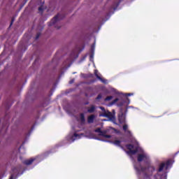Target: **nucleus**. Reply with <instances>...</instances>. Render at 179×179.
<instances>
[{
	"instance_id": "nucleus-26",
	"label": "nucleus",
	"mask_w": 179,
	"mask_h": 179,
	"mask_svg": "<svg viewBox=\"0 0 179 179\" xmlns=\"http://www.w3.org/2000/svg\"><path fill=\"white\" fill-rule=\"evenodd\" d=\"M73 74L76 73V72L73 73Z\"/></svg>"
},
{
	"instance_id": "nucleus-14",
	"label": "nucleus",
	"mask_w": 179,
	"mask_h": 179,
	"mask_svg": "<svg viewBox=\"0 0 179 179\" xmlns=\"http://www.w3.org/2000/svg\"><path fill=\"white\" fill-rule=\"evenodd\" d=\"M107 142H110V143H113L115 146H120L121 145V142H122V141L116 140L115 141H107Z\"/></svg>"
},
{
	"instance_id": "nucleus-20",
	"label": "nucleus",
	"mask_w": 179,
	"mask_h": 179,
	"mask_svg": "<svg viewBox=\"0 0 179 179\" xmlns=\"http://www.w3.org/2000/svg\"><path fill=\"white\" fill-rule=\"evenodd\" d=\"M126 96H134V93L126 94Z\"/></svg>"
},
{
	"instance_id": "nucleus-28",
	"label": "nucleus",
	"mask_w": 179,
	"mask_h": 179,
	"mask_svg": "<svg viewBox=\"0 0 179 179\" xmlns=\"http://www.w3.org/2000/svg\"><path fill=\"white\" fill-rule=\"evenodd\" d=\"M86 104H89V103H86Z\"/></svg>"
},
{
	"instance_id": "nucleus-6",
	"label": "nucleus",
	"mask_w": 179,
	"mask_h": 179,
	"mask_svg": "<svg viewBox=\"0 0 179 179\" xmlns=\"http://www.w3.org/2000/svg\"><path fill=\"white\" fill-rule=\"evenodd\" d=\"M77 121L80 122L82 125H84V124L86 123V118H85V113H80L78 117H77Z\"/></svg>"
},
{
	"instance_id": "nucleus-7",
	"label": "nucleus",
	"mask_w": 179,
	"mask_h": 179,
	"mask_svg": "<svg viewBox=\"0 0 179 179\" xmlns=\"http://www.w3.org/2000/svg\"><path fill=\"white\" fill-rule=\"evenodd\" d=\"M123 130L124 131L126 135L129 136V138H132V132L128 129V124H124Z\"/></svg>"
},
{
	"instance_id": "nucleus-1",
	"label": "nucleus",
	"mask_w": 179,
	"mask_h": 179,
	"mask_svg": "<svg viewBox=\"0 0 179 179\" xmlns=\"http://www.w3.org/2000/svg\"><path fill=\"white\" fill-rule=\"evenodd\" d=\"M100 110H101L102 113L99 114V117H104L106 118H109V121H112V122L115 123V110H113L112 113L106 110L104 107H99Z\"/></svg>"
},
{
	"instance_id": "nucleus-10",
	"label": "nucleus",
	"mask_w": 179,
	"mask_h": 179,
	"mask_svg": "<svg viewBox=\"0 0 179 179\" xmlns=\"http://www.w3.org/2000/svg\"><path fill=\"white\" fill-rule=\"evenodd\" d=\"M95 47H96V44L95 43H94L92 45V47H91V51L92 52V54L90 55V60L91 61V62H93V61H94V48H95Z\"/></svg>"
},
{
	"instance_id": "nucleus-27",
	"label": "nucleus",
	"mask_w": 179,
	"mask_h": 179,
	"mask_svg": "<svg viewBox=\"0 0 179 179\" xmlns=\"http://www.w3.org/2000/svg\"><path fill=\"white\" fill-rule=\"evenodd\" d=\"M114 139H117V138H116V137H115V138H114Z\"/></svg>"
},
{
	"instance_id": "nucleus-11",
	"label": "nucleus",
	"mask_w": 179,
	"mask_h": 179,
	"mask_svg": "<svg viewBox=\"0 0 179 179\" xmlns=\"http://www.w3.org/2000/svg\"><path fill=\"white\" fill-rule=\"evenodd\" d=\"M94 75L97 78V79H99V80H101V82H102V83H107V80L101 78L97 70L94 71Z\"/></svg>"
},
{
	"instance_id": "nucleus-8",
	"label": "nucleus",
	"mask_w": 179,
	"mask_h": 179,
	"mask_svg": "<svg viewBox=\"0 0 179 179\" xmlns=\"http://www.w3.org/2000/svg\"><path fill=\"white\" fill-rule=\"evenodd\" d=\"M59 19H61V15L58 14L50 21L49 26H53V24H55Z\"/></svg>"
},
{
	"instance_id": "nucleus-3",
	"label": "nucleus",
	"mask_w": 179,
	"mask_h": 179,
	"mask_svg": "<svg viewBox=\"0 0 179 179\" xmlns=\"http://www.w3.org/2000/svg\"><path fill=\"white\" fill-rule=\"evenodd\" d=\"M119 101L117 103L118 107H122V106H124L127 101H129V99L128 98H116L111 103H109V107H111V106H114V104H116L117 102Z\"/></svg>"
},
{
	"instance_id": "nucleus-24",
	"label": "nucleus",
	"mask_w": 179,
	"mask_h": 179,
	"mask_svg": "<svg viewBox=\"0 0 179 179\" xmlns=\"http://www.w3.org/2000/svg\"><path fill=\"white\" fill-rule=\"evenodd\" d=\"M20 149H22V146L21 147H20V149H19V150L20 151Z\"/></svg>"
},
{
	"instance_id": "nucleus-23",
	"label": "nucleus",
	"mask_w": 179,
	"mask_h": 179,
	"mask_svg": "<svg viewBox=\"0 0 179 179\" xmlns=\"http://www.w3.org/2000/svg\"><path fill=\"white\" fill-rule=\"evenodd\" d=\"M12 24H13V20H12V21H11V23H10V26H11Z\"/></svg>"
},
{
	"instance_id": "nucleus-21",
	"label": "nucleus",
	"mask_w": 179,
	"mask_h": 179,
	"mask_svg": "<svg viewBox=\"0 0 179 179\" xmlns=\"http://www.w3.org/2000/svg\"><path fill=\"white\" fill-rule=\"evenodd\" d=\"M17 178H13V176H11V177L9 178V179H16Z\"/></svg>"
},
{
	"instance_id": "nucleus-4",
	"label": "nucleus",
	"mask_w": 179,
	"mask_h": 179,
	"mask_svg": "<svg viewBox=\"0 0 179 179\" xmlns=\"http://www.w3.org/2000/svg\"><path fill=\"white\" fill-rule=\"evenodd\" d=\"M94 132H96L100 136H103V138H106L107 139L111 138V135L108 134H110V129L101 131V128H98L94 130Z\"/></svg>"
},
{
	"instance_id": "nucleus-25",
	"label": "nucleus",
	"mask_w": 179,
	"mask_h": 179,
	"mask_svg": "<svg viewBox=\"0 0 179 179\" xmlns=\"http://www.w3.org/2000/svg\"><path fill=\"white\" fill-rule=\"evenodd\" d=\"M131 159H132V155L130 156Z\"/></svg>"
},
{
	"instance_id": "nucleus-5",
	"label": "nucleus",
	"mask_w": 179,
	"mask_h": 179,
	"mask_svg": "<svg viewBox=\"0 0 179 179\" xmlns=\"http://www.w3.org/2000/svg\"><path fill=\"white\" fill-rule=\"evenodd\" d=\"M41 157H36V158H31L30 159H27L25 161H24V164H26L27 166H30V164H31V163H33V162L36 161V162H41Z\"/></svg>"
},
{
	"instance_id": "nucleus-13",
	"label": "nucleus",
	"mask_w": 179,
	"mask_h": 179,
	"mask_svg": "<svg viewBox=\"0 0 179 179\" xmlns=\"http://www.w3.org/2000/svg\"><path fill=\"white\" fill-rule=\"evenodd\" d=\"M96 111V106H91L90 108H89L87 110V113H89L90 114H92V113H94Z\"/></svg>"
},
{
	"instance_id": "nucleus-29",
	"label": "nucleus",
	"mask_w": 179,
	"mask_h": 179,
	"mask_svg": "<svg viewBox=\"0 0 179 179\" xmlns=\"http://www.w3.org/2000/svg\"><path fill=\"white\" fill-rule=\"evenodd\" d=\"M101 141L104 142V140H101Z\"/></svg>"
},
{
	"instance_id": "nucleus-22",
	"label": "nucleus",
	"mask_w": 179,
	"mask_h": 179,
	"mask_svg": "<svg viewBox=\"0 0 179 179\" xmlns=\"http://www.w3.org/2000/svg\"><path fill=\"white\" fill-rule=\"evenodd\" d=\"M38 37H40V34H37V36H36V40H37V38H38Z\"/></svg>"
},
{
	"instance_id": "nucleus-2",
	"label": "nucleus",
	"mask_w": 179,
	"mask_h": 179,
	"mask_svg": "<svg viewBox=\"0 0 179 179\" xmlns=\"http://www.w3.org/2000/svg\"><path fill=\"white\" fill-rule=\"evenodd\" d=\"M83 136V134H78V131H76L74 134H70L66 137V139L69 143H72V142H75L77 139H80Z\"/></svg>"
},
{
	"instance_id": "nucleus-9",
	"label": "nucleus",
	"mask_w": 179,
	"mask_h": 179,
	"mask_svg": "<svg viewBox=\"0 0 179 179\" xmlns=\"http://www.w3.org/2000/svg\"><path fill=\"white\" fill-rule=\"evenodd\" d=\"M118 120L120 124H124V122H125V115H124V113H122V110L120 111V113L118 115Z\"/></svg>"
},
{
	"instance_id": "nucleus-17",
	"label": "nucleus",
	"mask_w": 179,
	"mask_h": 179,
	"mask_svg": "<svg viewBox=\"0 0 179 179\" xmlns=\"http://www.w3.org/2000/svg\"><path fill=\"white\" fill-rule=\"evenodd\" d=\"M112 92H113L115 94H120L115 89H112Z\"/></svg>"
},
{
	"instance_id": "nucleus-15",
	"label": "nucleus",
	"mask_w": 179,
	"mask_h": 179,
	"mask_svg": "<svg viewBox=\"0 0 179 179\" xmlns=\"http://www.w3.org/2000/svg\"><path fill=\"white\" fill-rule=\"evenodd\" d=\"M113 96H108L104 100L105 101H110V100H113Z\"/></svg>"
},
{
	"instance_id": "nucleus-19",
	"label": "nucleus",
	"mask_w": 179,
	"mask_h": 179,
	"mask_svg": "<svg viewBox=\"0 0 179 179\" xmlns=\"http://www.w3.org/2000/svg\"><path fill=\"white\" fill-rule=\"evenodd\" d=\"M73 82H75V79L70 80V82H69L70 85H72V83H73Z\"/></svg>"
},
{
	"instance_id": "nucleus-18",
	"label": "nucleus",
	"mask_w": 179,
	"mask_h": 179,
	"mask_svg": "<svg viewBox=\"0 0 179 179\" xmlns=\"http://www.w3.org/2000/svg\"><path fill=\"white\" fill-rule=\"evenodd\" d=\"M101 97H102L101 94H99L98 96L96 97V100H100Z\"/></svg>"
},
{
	"instance_id": "nucleus-12",
	"label": "nucleus",
	"mask_w": 179,
	"mask_h": 179,
	"mask_svg": "<svg viewBox=\"0 0 179 179\" xmlns=\"http://www.w3.org/2000/svg\"><path fill=\"white\" fill-rule=\"evenodd\" d=\"M96 116L94 115H91L87 117V122L88 124H93L94 122V119Z\"/></svg>"
},
{
	"instance_id": "nucleus-16",
	"label": "nucleus",
	"mask_w": 179,
	"mask_h": 179,
	"mask_svg": "<svg viewBox=\"0 0 179 179\" xmlns=\"http://www.w3.org/2000/svg\"><path fill=\"white\" fill-rule=\"evenodd\" d=\"M38 10H39V12H43V10H44V7H43V6L39 7Z\"/></svg>"
}]
</instances>
